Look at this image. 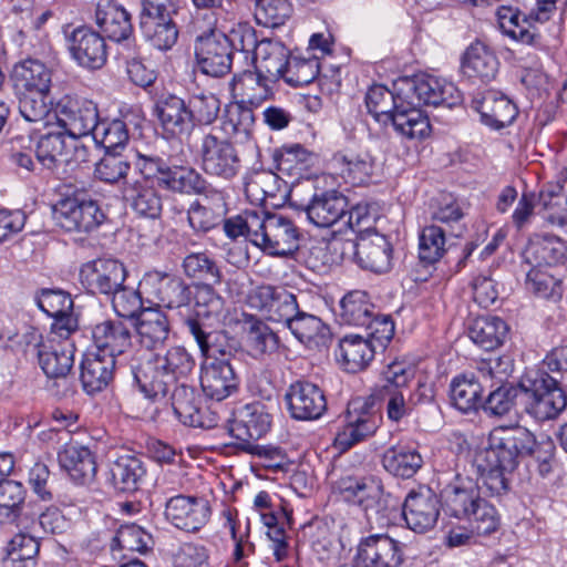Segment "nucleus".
<instances>
[{"label":"nucleus","mask_w":567,"mask_h":567,"mask_svg":"<svg viewBox=\"0 0 567 567\" xmlns=\"http://www.w3.org/2000/svg\"><path fill=\"white\" fill-rule=\"evenodd\" d=\"M142 289L148 297L167 308L186 306L190 300V289L178 276L152 270L144 275L140 281Z\"/></svg>","instance_id":"nucleus-12"},{"label":"nucleus","mask_w":567,"mask_h":567,"mask_svg":"<svg viewBox=\"0 0 567 567\" xmlns=\"http://www.w3.org/2000/svg\"><path fill=\"white\" fill-rule=\"evenodd\" d=\"M497 21L504 34L524 44L534 45L539 34L532 24L528 14L511 6H502L497 10Z\"/></svg>","instance_id":"nucleus-40"},{"label":"nucleus","mask_w":567,"mask_h":567,"mask_svg":"<svg viewBox=\"0 0 567 567\" xmlns=\"http://www.w3.org/2000/svg\"><path fill=\"white\" fill-rule=\"evenodd\" d=\"M519 389L525 398V411L537 421L556 419L567 406L565 390L546 372L524 378Z\"/></svg>","instance_id":"nucleus-5"},{"label":"nucleus","mask_w":567,"mask_h":567,"mask_svg":"<svg viewBox=\"0 0 567 567\" xmlns=\"http://www.w3.org/2000/svg\"><path fill=\"white\" fill-rule=\"evenodd\" d=\"M53 118L69 137L75 140L92 135L99 111L96 104L90 100L65 95L58 102Z\"/></svg>","instance_id":"nucleus-9"},{"label":"nucleus","mask_w":567,"mask_h":567,"mask_svg":"<svg viewBox=\"0 0 567 567\" xmlns=\"http://www.w3.org/2000/svg\"><path fill=\"white\" fill-rule=\"evenodd\" d=\"M276 82L270 81L260 72L244 71L241 74L234 76L231 85L233 91H238L246 102L258 106L272 96Z\"/></svg>","instance_id":"nucleus-44"},{"label":"nucleus","mask_w":567,"mask_h":567,"mask_svg":"<svg viewBox=\"0 0 567 567\" xmlns=\"http://www.w3.org/2000/svg\"><path fill=\"white\" fill-rule=\"evenodd\" d=\"M285 400L291 417L300 421L317 420L327 410L323 391L307 381L292 383L285 394Z\"/></svg>","instance_id":"nucleus-17"},{"label":"nucleus","mask_w":567,"mask_h":567,"mask_svg":"<svg viewBox=\"0 0 567 567\" xmlns=\"http://www.w3.org/2000/svg\"><path fill=\"white\" fill-rule=\"evenodd\" d=\"M171 399L174 413L181 422L189 426H204L199 399L193 388L176 383Z\"/></svg>","instance_id":"nucleus-52"},{"label":"nucleus","mask_w":567,"mask_h":567,"mask_svg":"<svg viewBox=\"0 0 567 567\" xmlns=\"http://www.w3.org/2000/svg\"><path fill=\"white\" fill-rule=\"evenodd\" d=\"M348 198L337 190L313 194L305 210L308 219L318 227H331L346 217Z\"/></svg>","instance_id":"nucleus-23"},{"label":"nucleus","mask_w":567,"mask_h":567,"mask_svg":"<svg viewBox=\"0 0 567 567\" xmlns=\"http://www.w3.org/2000/svg\"><path fill=\"white\" fill-rule=\"evenodd\" d=\"M300 233L293 221L279 214L260 215L254 245L271 256H288L299 248Z\"/></svg>","instance_id":"nucleus-6"},{"label":"nucleus","mask_w":567,"mask_h":567,"mask_svg":"<svg viewBox=\"0 0 567 567\" xmlns=\"http://www.w3.org/2000/svg\"><path fill=\"white\" fill-rule=\"evenodd\" d=\"M277 169L291 178L300 179L308 176L317 157L299 144L284 146L275 156Z\"/></svg>","instance_id":"nucleus-46"},{"label":"nucleus","mask_w":567,"mask_h":567,"mask_svg":"<svg viewBox=\"0 0 567 567\" xmlns=\"http://www.w3.org/2000/svg\"><path fill=\"white\" fill-rule=\"evenodd\" d=\"M495 386L496 388L489 392L486 400H482L480 408L489 415L503 416L514 406L515 399L517 398L520 389L519 385L515 386L505 382Z\"/></svg>","instance_id":"nucleus-61"},{"label":"nucleus","mask_w":567,"mask_h":567,"mask_svg":"<svg viewBox=\"0 0 567 567\" xmlns=\"http://www.w3.org/2000/svg\"><path fill=\"white\" fill-rule=\"evenodd\" d=\"M75 332L74 321L66 318L52 323L45 337L31 329L24 337L28 344L38 349L40 367L49 378H64L73 367L74 343L71 336Z\"/></svg>","instance_id":"nucleus-4"},{"label":"nucleus","mask_w":567,"mask_h":567,"mask_svg":"<svg viewBox=\"0 0 567 567\" xmlns=\"http://www.w3.org/2000/svg\"><path fill=\"white\" fill-rule=\"evenodd\" d=\"M19 95V111L23 118L28 122H42L45 124L53 118V112L50 109L48 101L49 92H18Z\"/></svg>","instance_id":"nucleus-57"},{"label":"nucleus","mask_w":567,"mask_h":567,"mask_svg":"<svg viewBox=\"0 0 567 567\" xmlns=\"http://www.w3.org/2000/svg\"><path fill=\"white\" fill-rule=\"evenodd\" d=\"M205 194L206 198L210 196L215 200L214 207L196 200L187 210L188 224L195 231H209L219 225L225 214L224 194L217 189L206 190Z\"/></svg>","instance_id":"nucleus-42"},{"label":"nucleus","mask_w":567,"mask_h":567,"mask_svg":"<svg viewBox=\"0 0 567 567\" xmlns=\"http://www.w3.org/2000/svg\"><path fill=\"white\" fill-rule=\"evenodd\" d=\"M478 486L468 481L449 486L441 492L442 508L451 516L465 519L481 499Z\"/></svg>","instance_id":"nucleus-36"},{"label":"nucleus","mask_w":567,"mask_h":567,"mask_svg":"<svg viewBox=\"0 0 567 567\" xmlns=\"http://www.w3.org/2000/svg\"><path fill=\"white\" fill-rule=\"evenodd\" d=\"M288 0H256L255 18L258 24L267 28L282 25L291 16Z\"/></svg>","instance_id":"nucleus-60"},{"label":"nucleus","mask_w":567,"mask_h":567,"mask_svg":"<svg viewBox=\"0 0 567 567\" xmlns=\"http://www.w3.org/2000/svg\"><path fill=\"white\" fill-rule=\"evenodd\" d=\"M92 340L97 354L115 359L120 365L126 362V354L132 349L130 327L122 320H104L92 328Z\"/></svg>","instance_id":"nucleus-13"},{"label":"nucleus","mask_w":567,"mask_h":567,"mask_svg":"<svg viewBox=\"0 0 567 567\" xmlns=\"http://www.w3.org/2000/svg\"><path fill=\"white\" fill-rule=\"evenodd\" d=\"M538 445L534 434L524 426H499L489 437V445L476 452L474 465L484 485L492 494L508 489L506 474L512 473L524 455L536 454Z\"/></svg>","instance_id":"nucleus-1"},{"label":"nucleus","mask_w":567,"mask_h":567,"mask_svg":"<svg viewBox=\"0 0 567 567\" xmlns=\"http://www.w3.org/2000/svg\"><path fill=\"white\" fill-rule=\"evenodd\" d=\"M279 337L266 323L252 320L246 334L248 353L258 360H265L279 348Z\"/></svg>","instance_id":"nucleus-53"},{"label":"nucleus","mask_w":567,"mask_h":567,"mask_svg":"<svg viewBox=\"0 0 567 567\" xmlns=\"http://www.w3.org/2000/svg\"><path fill=\"white\" fill-rule=\"evenodd\" d=\"M465 519L470 522L471 528L478 536L491 535L501 526L498 512L483 497Z\"/></svg>","instance_id":"nucleus-62"},{"label":"nucleus","mask_w":567,"mask_h":567,"mask_svg":"<svg viewBox=\"0 0 567 567\" xmlns=\"http://www.w3.org/2000/svg\"><path fill=\"white\" fill-rule=\"evenodd\" d=\"M141 29L151 44L158 50H168L177 41L178 30L168 17H141Z\"/></svg>","instance_id":"nucleus-51"},{"label":"nucleus","mask_w":567,"mask_h":567,"mask_svg":"<svg viewBox=\"0 0 567 567\" xmlns=\"http://www.w3.org/2000/svg\"><path fill=\"white\" fill-rule=\"evenodd\" d=\"M484 389L485 384L474 373H462L451 381V402L463 413L477 411L482 404Z\"/></svg>","instance_id":"nucleus-38"},{"label":"nucleus","mask_w":567,"mask_h":567,"mask_svg":"<svg viewBox=\"0 0 567 567\" xmlns=\"http://www.w3.org/2000/svg\"><path fill=\"white\" fill-rule=\"evenodd\" d=\"M213 284H203L196 287L194 295L196 320H219L225 311V300L212 287Z\"/></svg>","instance_id":"nucleus-58"},{"label":"nucleus","mask_w":567,"mask_h":567,"mask_svg":"<svg viewBox=\"0 0 567 567\" xmlns=\"http://www.w3.org/2000/svg\"><path fill=\"white\" fill-rule=\"evenodd\" d=\"M358 559L363 567H399L402 554L398 543L388 535H371L360 543Z\"/></svg>","instance_id":"nucleus-21"},{"label":"nucleus","mask_w":567,"mask_h":567,"mask_svg":"<svg viewBox=\"0 0 567 567\" xmlns=\"http://www.w3.org/2000/svg\"><path fill=\"white\" fill-rule=\"evenodd\" d=\"M194 368V360L183 347H172L164 354L152 353L132 365L134 381L146 398H165L171 386L185 378Z\"/></svg>","instance_id":"nucleus-3"},{"label":"nucleus","mask_w":567,"mask_h":567,"mask_svg":"<svg viewBox=\"0 0 567 567\" xmlns=\"http://www.w3.org/2000/svg\"><path fill=\"white\" fill-rule=\"evenodd\" d=\"M374 316V306L362 290L348 292L340 301L339 317L346 324L362 327Z\"/></svg>","instance_id":"nucleus-50"},{"label":"nucleus","mask_w":567,"mask_h":567,"mask_svg":"<svg viewBox=\"0 0 567 567\" xmlns=\"http://www.w3.org/2000/svg\"><path fill=\"white\" fill-rule=\"evenodd\" d=\"M92 137L106 153H116L118 150H123L128 142L127 125L122 118L97 120Z\"/></svg>","instance_id":"nucleus-55"},{"label":"nucleus","mask_w":567,"mask_h":567,"mask_svg":"<svg viewBox=\"0 0 567 567\" xmlns=\"http://www.w3.org/2000/svg\"><path fill=\"white\" fill-rule=\"evenodd\" d=\"M289 59V50L281 42L264 39L254 55L255 69L270 81H278L282 79Z\"/></svg>","instance_id":"nucleus-35"},{"label":"nucleus","mask_w":567,"mask_h":567,"mask_svg":"<svg viewBox=\"0 0 567 567\" xmlns=\"http://www.w3.org/2000/svg\"><path fill=\"white\" fill-rule=\"evenodd\" d=\"M287 327L299 342L310 349L326 347L331 338L330 328L319 317L300 310Z\"/></svg>","instance_id":"nucleus-34"},{"label":"nucleus","mask_w":567,"mask_h":567,"mask_svg":"<svg viewBox=\"0 0 567 567\" xmlns=\"http://www.w3.org/2000/svg\"><path fill=\"white\" fill-rule=\"evenodd\" d=\"M156 111L164 130L172 134L185 133L192 126L188 104L176 95H167L158 101Z\"/></svg>","instance_id":"nucleus-48"},{"label":"nucleus","mask_w":567,"mask_h":567,"mask_svg":"<svg viewBox=\"0 0 567 567\" xmlns=\"http://www.w3.org/2000/svg\"><path fill=\"white\" fill-rule=\"evenodd\" d=\"M331 163L338 173L353 185L365 183L373 168V161L367 153H337Z\"/></svg>","instance_id":"nucleus-49"},{"label":"nucleus","mask_w":567,"mask_h":567,"mask_svg":"<svg viewBox=\"0 0 567 567\" xmlns=\"http://www.w3.org/2000/svg\"><path fill=\"white\" fill-rule=\"evenodd\" d=\"M472 106L481 114L484 124L501 130L511 125L518 114L516 105L496 91H486L481 99H474Z\"/></svg>","instance_id":"nucleus-24"},{"label":"nucleus","mask_w":567,"mask_h":567,"mask_svg":"<svg viewBox=\"0 0 567 567\" xmlns=\"http://www.w3.org/2000/svg\"><path fill=\"white\" fill-rule=\"evenodd\" d=\"M95 22L110 40L121 42L133 32L131 14L118 3L100 2L95 9Z\"/></svg>","instance_id":"nucleus-29"},{"label":"nucleus","mask_w":567,"mask_h":567,"mask_svg":"<svg viewBox=\"0 0 567 567\" xmlns=\"http://www.w3.org/2000/svg\"><path fill=\"white\" fill-rule=\"evenodd\" d=\"M164 514L176 528L197 532L208 522L210 507L202 497L176 495L166 502Z\"/></svg>","instance_id":"nucleus-15"},{"label":"nucleus","mask_w":567,"mask_h":567,"mask_svg":"<svg viewBox=\"0 0 567 567\" xmlns=\"http://www.w3.org/2000/svg\"><path fill=\"white\" fill-rule=\"evenodd\" d=\"M183 268L189 278L220 284L221 271L216 261L204 252L189 254L184 258Z\"/></svg>","instance_id":"nucleus-59"},{"label":"nucleus","mask_w":567,"mask_h":567,"mask_svg":"<svg viewBox=\"0 0 567 567\" xmlns=\"http://www.w3.org/2000/svg\"><path fill=\"white\" fill-rule=\"evenodd\" d=\"M74 147L63 131H51L38 141L35 155L41 165L53 171L70 161V153Z\"/></svg>","instance_id":"nucleus-37"},{"label":"nucleus","mask_w":567,"mask_h":567,"mask_svg":"<svg viewBox=\"0 0 567 567\" xmlns=\"http://www.w3.org/2000/svg\"><path fill=\"white\" fill-rule=\"evenodd\" d=\"M68 49L72 59L87 70H99L106 62L104 38L91 28H75L68 37Z\"/></svg>","instance_id":"nucleus-16"},{"label":"nucleus","mask_w":567,"mask_h":567,"mask_svg":"<svg viewBox=\"0 0 567 567\" xmlns=\"http://www.w3.org/2000/svg\"><path fill=\"white\" fill-rule=\"evenodd\" d=\"M375 351L377 346L369 338L349 334L339 341L337 359L346 371L355 373L369 365Z\"/></svg>","instance_id":"nucleus-28"},{"label":"nucleus","mask_w":567,"mask_h":567,"mask_svg":"<svg viewBox=\"0 0 567 567\" xmlns=\"http://www.w3.org/2000/svg\"><path fill=\"white\" fill-rule=\"evenodd\" d=\"M347 498L358 504L369 520L382 523L389 518V495H385L380 483L363 480L344 488Z\"/></svg>","instance_id":"nucleus-20"},{"label":"nucleus","mask_w":567,"mask_h":567,"mask_svg":"<svg viewBox=\"0 0 567 567\" xmlns=\"http://www.w3.org/2000/svg\"><path fill=\"white\" fill-rule=\"evenodd\" d=\"M498 64L495 53L483 42L475 41L465 50L461 70L473 81L488 83L496 78Z\"/></svg>","instance_id":"nucleus-25"},{"label":"nucleus","mask_w":567,"mask_h":567,"mask_svg":"<svg viewBox=\"0 0 567 567\" xmlns=\"http://www.w3.org/2000/svg\"><path fill=\"white\" fill-rule=\"evenodd\" d=\"M220 110V102L213 93L202 92L194 94L188 101V111L190 115V125L198 123L208 125L213 123Z\"/></svg>","instance_id":"nucleus-64"},{"label":"nucleus","mask_w":567,"mask_h":567,"mask_svg":"<svg viewBox=\"0 0 567 567\" xmlns=\"http://www.w3.org/2000/svg\"><path fill=\"white\" fill-rule=\"evenodd\" d=\"M53 218L66 231L89 233L103 223L105 215L95 200L74 195L53 206Z\"/></svg>","instance_id":"nucleus-7"},{"label":"nucleus","mask_w":567,"mask_h":567,"mask_svg":"<svg viewBox=\"0 0 567 567\" xmlns=\"http://www.w3.org/2000/svg\"><path fill=\"white\" fill-rule=\"evenodd\" d=\"M566 246L563 240L551 235L533 236L523 257L526 264L534 268L555 266L565 259Z\"/></svg>","instance_id":"nucleus-33"},{"label":"nucleus","mask_w":567,"mask_h":567,"mask_svg":"<svg viewBox=\"0 0 567 567\" xmlns=\"http://www.w3.org/2000/svg\"><path fill=\"white\" fill-rule=\"evenodd\" d=\"M135 329L141 346L148 350L164 346L171 333L167 316L155 308L144 309L140 312Z\"/></svg>","instance_id":"nucleus-31"},{"label":"nucleus","mask_w":567,"mask_h":567,"mask_svg":"<svg viewBox=\"0 0 567 567\" xmlns=\"http://www.w3.org/2000/svg\"><path fill=\"white\" fill-rule=\"evenodd\" d=\"M353 247L355 261L362 269L385 274L392 268V246L384 235H361Z\"/></svg>","instance_id":"nucleus-19"},{"label":"nucleus","mask_w":567,"mask_h":567,"mask_svg":"<svg viewBox=\"0 0 567 567\" xmlns=\"http://www.w3.org/2000/svg\"><path fill=\"white\" fill-rule=\"evenodd\" d=\"M162 185L172 192L182 194H204L206 192V181L189 166H171Z\"/></svg>","instance_id":"nucleus-54"},{"label":"nucleus","mask_w":567,"mask_h":567,"mask_svg":"<svg viewBox=\"0 0 567 567\" xmlns=\"http://www.w3.org/2000/svg\"><path fill=\"white\" fill-rule=\"evenodd\" d=\"M249 305L274 322L286 326L299 310L297 297L282 287L262 285L249 295Z\"/></svg>","instance_id":"nucleus-11"},{"label":"nucleus","mask_w":567,"mask_h":567,"mask_svg":"<svg viewBox=\"0 0 567 567\" xmlns=\"http://www.w3.org/2000/svg\"><path fill=\"white\" fill-rule=\"evenodd\" d=\"M200 386L210 399L221 401L233 394L238 379L229 361L225 359L206 363L202 369Z\"/></svg>","instance_id":"nucleus-22"},{"label":"nucleus","mask_w":567,"mask_h":567,"mask_svg":"<svg viewBox=\"0 0 567 567\" xmlns=\"http://www.w3.org/2000/svg\"><path fill=\"white\" fill-rule=\"evenodd\" d=\"M383 375L386 382L383 389L389 395L386 415L389 420L399 422L410 412V408L398 388L404 386L414 377V370L404 363L393 362L388 365Z\"/></svg>","instance_id":"nucleus-26"},{"label":"nucleus","mask_w":567,"mask_h":567,"mask_svg":"<svg viewBox=\"0 0 567 567\" xmlns=\"http://www.w3.org/2000/svg\"><path fill=\"white\" fill-rule=\"evenodd\" d=\"M400 93H393L384 85H372L365 95L369 113L383 124L391 123L394 128L409 138L423 140L425 115L422 106L423 81L415 78L400 80Z\"/></svg>","instance_id":"nucleus-2"},{"label":"nucleus","mask_w":567,"mask_h":567,"mask_svg":"<svg viewBox=\"0 0 567 567\" xmlns=\"http://www.w3.org/2000/svg\"><path fill=\"white\" fill-rule=\"evenodd\" d=\"M507 324L498 317L481 316L473 320L468 328V336L484 350L491 351L498 348L506 334Z\"/></svg>","instance_id":"nucleus-47"},{"label":"nucleus","mask_w":567,"mask_h":567,"mask_svg":"<svg viewBox=\"0 0 567 567\" xmlns=\"http://www.w3.org/2000/svg\"><path fill=\"white\" fill-rule=\"evenodd\" d=\"M125 278L124 265L110 258L89 261L80 269L81 284L93 293L112 295L122 288Z\"/></svg>","instance_id":"nucleus-14"},{"label":"nucleus","mask_w":567,"mask_h":567,"mask_svg":"<svg viewBox=\"0 0 567 567\" xmlns=\"http://www.w3.org/2000/svg\"><path fill=\"white\" fill-rule=\"evenodd\" d=\"M24 486L13 480H0V516L17 527L28 528L29 512L24 504Z\"/></svg>","instance_id":"nucleus-32"},{"label":"nucleus","mask_w":567,"mask_h":567,"mask_svg":"<svg viewBox=\"0 0 567 567\" xmlns=\"http://www.w3.org/2000/svg\"><path fill=\"white\" fill-rule=\"evenodd\" d=\"M271 426V414L262 402L248 403L235 413L229 433L245 446L264 436Z\"/></svg>","instance_id":"nucleus-18"},{"label":"nucleus","mask_w":567,"mask_h":567,"mask_svg":"<svg viewBox=\"0 0 567 567\" xmlns=\"http://www.w3.org/2000/svg\"><path fill=\"white\" fill-rule=\"evenodd\" d=\"M118 364L115 359L93 353L81 364V383L87 394H95L105 389L113 379V371Z\"/></svg>","instance_id":"nucleus-39"},{"label":"nucleus","mask_w":567,"mask_h":567,"mask_svg":"<svg viewBox=\"0 0 567 567\" xmlns=\"http://www.w3.org/2000/svg\"><path fill=\"white\" fill-rule=\"evenodd\" d=\"M195 56L198 69L213 78L229 73L233 62L230 39L220 31L212 30L196 38Z\"/></svg>","instance_id":"nucleus-10"},{"label":"nucleus","mask_w":567,"mask_h":567,"mask_svg":"<svg viewBox=\"0 0 567 567\" xmlns=\"http://www.w3.org/2000/svg\"><path fill=\"white\" fill-rule=\"evenodd\" d=\"M319 74L317 58H290L282 79L291 86L310 84Z\"/></svg>","instance_id":"nucleus-63"},{"label":"nucleus","mask_w":567,"mask_h":567,"mask_svg":"<svg viewBox=\"0 0 567 567\" xmlns=\"http://www.w3.org/2000/svg\"><path fill=\"white\" fill-rule=\"evenodd\" d=\"M59 462L76 484L89 485L95 478L97 465L87 446L78 443L65 445L59 452Z\"/></svg>","instance_id":"nucleus-27"},{"label":"nucleus","mask_w":567,"mask_h":567,"mask_svg":"<svg viewBox=\"0 0 567 567\" xmlns=\"http://www.w3.org/2000/svg\"><path fill=\"white\" fill-rule=\"evenodd\" d=\"M382 463L389 473L409 478L422 467L423 457L414 450L390 447L383 454Z\"/></svg>","instance_id":"nucleus-56"},{"label":"nucleus","mask_w":567,"mask_h":567,"mask_svg":"<svg viewBox=\"0 0 567 567\" xmlns=\"http://www.w3.org/2000/svg\"><path fill=\"white\" fill-rule=\"evenodd\" d=\"M146 471L143 462L134 455H122L109 467L112 485L121 492H134Z\"/></svg>","instance_id":"nucleus-45"},{"label":"nucleus","mask_w":567,"mask_h":567,"mask_svg":"<svg viewBox=\"0 0 567 567\" xmlns=\"http://www.w3.org/2000/svg\"><path fill=\"white\" fill-rule=\"evenodd\" d=\"M12 80L17 92H49L51 71L41 61L27 59L14 65Z\"/></svg>","instance_id":"nucleus-41"},{"label":"nucleus","mask_w":567,"mask_h":567,"mask_svg":"<svg viewBox=\"0 0 567 567\" xmlns=\"http://www.w3.org/2000/svg\"><path fill=\"white\" fill-rule=\"evenodd\" d=\"M124 197L140 216L156 219L162 214V197L146 181H136L125 187Z\"/></svg>","instance_id":"nucleus-43"},{"label":"nucleus","mask_w":567,"mask_h":567,"mask_svg":"<svg viewBox=\"0 0 567 567\" xmlns=\"http://www.w3.org/2000/svg\"><path fill=\"white\" fill-rule=\"evenodd\" d=\"M187 324L202 353L207 359L229 361L236 352L235 339L230 338L225 331H206L198 320H188Z\"/></svg>","instance_id":"nucleus-30"},{"label":"nucleus","mask_w":567,"mask_h":567,"mask_svg":"<svg viewBox=\"0 0 567 567\" xmlns=\"http://www.w3.org/2000/svg\"><path fill=\"white\" fill-rule=\"evenodd\" d=\"M199 155L204 172L210 176L231 179L241 167L239 155L233 143L215 131L203 135Z\"/></svg>","instance_id":"nucleus-8"}]
</instances>
